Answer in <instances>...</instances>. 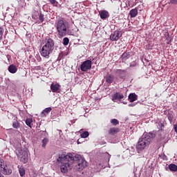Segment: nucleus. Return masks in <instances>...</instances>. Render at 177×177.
Segmentation results:
<instances>
[{
	"mask_svg": "<svg viewBox=\"0 0 177 177\" xmlns=\"http://www.w3.org/2000/svg\"><path fill=\"white\" fill-rule=\"evenodd\" d=\"M75 161H77L76 169L78 171L83 170L84 168L87 167V162L84 159H82L80 155H77L74 158L71 153L66 155L65 152H62V153L58 154V158L57 159V163L59 165L62 174H67L68 169L72 167V165Z\"/></svg>",
	"mask_w": 177,
	"mask_h": 177,
	"instance_id": "f257e3e1",
	"label": "nucleus"
},
{
	"mask_svg": "<svg viewBox=\"0 0 177 177\" xmlns=\"http://www.w3.org/2000/svg\"><path fill=\"white\" fill-rule=\"evenodd\" d=\"M55 41L53 39L46 38L42 40V48L40 50V55L46 59H49L50 55L53 53Z\"/></svg>",
	"mask_w": 177,
	"mask_h": 177,
	"instance_id": "f03ea898",
	"label": "nucleus"
},
{
	"mask_svg": "<svg viewBox=\"0 0 177 177\" xmlns=\"http://www.w3.org/2000/svg\"><path fill=\"white\" fill-rule=\"evenodd\" d=\"M155 137L156 135L152 133L142 134V137L138 141L137 149L138 151H143L150 145L151 140Z\"/></svg>",
	"mask_w": 177,
	"mask_h": 177,
	"instance_id": "7ed1b4c3",
	"label": "nucleus"
},
{
	"mask_svg": "<svg viewBox=\"0 0 177 177\" xmlns=\"http://www.w3.org/2000/svg\"><path fill=\"white\" fill-rule=\"evenodd\" d=\"M56 29L58 36L60 37H66L67 35L68 23L63 19L56 21Z\"/></svg>",
	"mask_w": 177,
	"mask_h": 177,
	"instance_id": "20e7f679",
	"label": "nucleus"
},
{
	"mask_svg": "<svg viewBox=\"0 0 177 177\" xmlns=\"http://www.w3.org/2000/svg\"><path fill=\"white\" fill-rule=\"evenodd\" d=\"M4 175H10L12 174V169H9L8 166L4 165L3 159L0 158V177H4L1 173Z\"/></svg>",
	"mask_w": 177,
	"mask_h": 177,
	"instance_id": "39448f33",
	"label": "nucleus"
},
{
	"mask_svg": "<svg viewBox=\"0 0 177 177\" xmlns=\"http://www.w3.org/2000/svg\"><path fill=\"white\" fill-rule=\"evenodd\" d=\"M122 36V32L120 30H116L110 35V39L112 41H117Z\"/></svg>",
	"mask_w": 177,
	"mask_h": 177,
	"instance_id": "423d86ee",
	"label": "nucleus"
},
{
	"mask_svg": "<svg viewBox=\"0 0 177 177\" xmlns=\"http://www.w3.org/2000/svg\"><path fill=\"white\" fill-rule=\"evenodd\" d=\"M91 68H92V61H91L90 59H86L81 64L80 70L82 72H86L88 70H90Z\"/></svg>",
	"mask_w": 177,
	"mask_h": 177,
	"instance_id": "0eeeda50",
	"label": "nucleus"
},
{
	"mask_svg": "<svg viewBox=\"0 0 177 177\" xmlns=\"http://www.w3.org/2000/svg\"><path fill=\"white\" fill-rule=\"evenodd\" d=\"M19 158L24 164H26L28 161V155L26 151H24L22 154L19 155Z\"/></svg>",
	"mask_w": 177,
	"mask_h": 177,
	"instance_id": "6e6552de",
	"label": "nucleus"
},
{
	"mask_svg": "<svg viewBox=\"0 0 177 177\" xmlns=\"http://www.w3.org/2000/svg\"><path fill=\"white\" fill-rule=\"evenodd\" d=\"M124 98V95L119 92H116L114 95H112V101L115 102L116 100H121Z\"/></svg>",
	"mask_w": 177,
	"mask_h": 177,
	"instance_id": "1a4fd4ad",
	"label": "nucleus"
},
{
	"mask_svg": "<svg viewBox=\"0 0 177 177\" xmlns=\"http://www.w3.org/2000/svg\"><path fill=\"white\" fill-rule=\"evenodd\" d=\"M50 89H51L53 93H58L60 89V85L59 84H52L50 85Z\"/></svg>",
	"mask_w": 177,
	"mask_h": 177,
	"instance_id": "9d476101",
	"label": "nucleus"
},
{
	"mask_svg": "<svg viewBox=\"0 0 177 177\" xmlns=\"http://www.w3.org/2000/svg\"><path fill=\"white\" fill-rule=\"evenodd\" d=\"M119 132H120V129H119V128H117V127H111L108 130V134L110 136H115V134H117Z\"/></svg>",
	"mask_w": 177,
	"mask_h": 177,
	"instance_id": "9b49d317",
	"label": "nucleus"
},
{
	"mask_svg": "<svg viewBox=\"0 0 177 177\" xmlns=\"http://www.w3.org/2000/svg\"><path fill=\"white\" fill-rule=\"evenodd\" d=\"M114 79H115L114 75L111 74H108L105 77L106 82L110 84L113 83Z\"/></svg>",
	"mask_w": 177,
	"mask_h": 177,
	"instance_id": "f8f14e48",
	"label": "nucleus"
},
{
	"mask_svg": "<svg viewBox=\"0 0 177 177\" xmlns=\"http://www.w3.org/2000/svg\"><path fill=\"white\" fill-rule=\"evenodd\" d=\"M131 53L129 52H124L122 55H121V62H126V61L129 59Z\"/></svg>",
	"mask_w": 177,
	"mask_h": 177,
	"instance_id": "ddd939ff",
	"label": "nucleus"
},
{
	"mask_svg": "<svg viewBox=\"0 0 177 177\" xmlns=\"http://www.w3.org/2000/svg\"><path fill=\"white\" fill-rule=\"evenodd\" d=\"M138 15V8L132 9L131 11H129V15L131 18H134V17H137Z\"/></svg>",
	"mask_w": 177,
	"mask_h": 177,
	"instance_id": "4468645a",
	"label": "nucleus"
},
{
	"mask_svg": "<svg viewBox=\"0 0 177 177\" xmlns=\"http://www.w3.org/2000/svg\"><path fill=\"white\" fill-rule=\"evenodd\" d=\"M100 17L102 19L106 20L107 18L109 17V13L106 10L101 11V12H100Z\"/></svg>",
	"mask_w": 177,
	"mask_h": 177,
	"instance_id": "2eb2a0df",
	"label": "nucleus"
},
{
	"mask_svg": "<svg viewBox=\"0 0 177 177\" xmlns=\"http://www.w3.org/2000/svg\"><path fill=\"white\" fill-rule=\"evenodd\" d=\"M138 96L136 95V93H131L129 95V101L131 102H133L134 101L138 100Z\"/></svg>",
	"mask_w": 177,
	"mask_h": 177,
	"instance_id": "dca6fc26",
	"label": "nucleus"
},
{
	"mask_svg": "<svg viewBox=\"0 0 177 177\" xmlns=\"http://www.w3.org/2000/svg\"><path fill=\"white\" fill-rule=\"evenodd\" d=\"M8 71L10 73H16L17 71V68L16 66H15L14 64H10L9 66H8Z\"/></svg>",
	"mask_w": 177,
	"mask_h": 177,
	"instance_id": "f3484780",
	"label": "nucleus"
},
{
	"mask_svg": "<svg viewBox=\"0 0 177 177\" xmlns=\"http://www.w3.org/2000/svg\"><path fill=\"white\" fill-rule=\"evenodd\" d=\"M45 21V16L43 14H40L38 19L35 20V24H42Z\"/></svg>",
	"mask_w": 177,
	"mask_h": 177,
	"instance_id": "a211bd4d",
	"label": "nucleus"
},
{
	"mask_svg": "<svg viewBox=\"0 0 177 177\" xmlns=\"http://www.w3.org/2000/svg\"><path fill=\"white\" fill-rule=\"evenodd\" d=\"M41 15V13L39 12L38 11H35L34 13L32 15V19L34 20H37L39 17Z\"/></svg>",
	"mask_w": 177,
	"mask_h": 177,
	"instance_id": "6ab92c4d",
	"label": "nucleus"
},
{
	"mask_svg": "<svg viewBox=\"0 0 177 177\" xmlns=\"http://www.w3.org/2000/svg\"><path fill=\"white\" fill-rule=\"evenodd\" d=\"M18 168H19V175H21V177L24 176L26 174V170L24 167H23V166H19Z\"/></svg>",
	"mask_w": 177,
	"mask_h": 177,
	"instance_id": "aec40b11",
	"label": "nucleus"
},
{
	"mask_svg": "<svg viewBox=\"0 0 177 177\" xmlns=\"http://www.w3.org/2000/svg\"><path fill=\"white\" fill-rule=\"evenodd\" d=\"M52 111L51 107H48L46 108L45 109H44V111H42V115H47L48 114L50 113V112Z\"/></svg>",
	"mask_w": 177,
	"mask_h": 177,
	"instance_id": "412c9836",
	"label": "nucleus"
},
{
	"mask_svg": "<svg viewBox=\"0 0 177 177\" xmlns=\"http://www.w3.org/2000/svg\"><path fill=\"white\" fill-rule=\"evenodd\" d=\"M169 169L170 171H177V165L174 164H171L169 166Z\"/></svg>",
	"mask_w": 177,
	"mask_h": 177,
	"instance_id": "4be33fe9",
	"label": "nucleus"
},
{
	"mask_svg": "<svg viewBox=\"0 0 177 177\" xmlns=\"http://www.w3.org/2000/svg\"><path fill=\"white\" fill-rule=\"evenodd\" d=\"M12 127L14 129H18L19 128H20V123H19L17 120H15L12 123Z\"/></svg>",
	"mask_w": 177,
	"mask_h": 177,
	"instance_id": "5701e85b",
	"label": "nucleus"
},
{
	"mask_svg": "<svg viewBox=\"0 0 177 177\" xmlns=\"http://www.w3.org/2000/svg\"><path fill=\"white\" fill-rule=\"evenodd\" d=\"M33 120L32 118H27L26 120V124L28 127L31 128V124H32Z\"/></svg>",
	"mask_w": 177,
	"mask_h": 177,
	"instance_id": "b1692460",
	"label": "nucleus"
},
{
	"mask_svg": "<svg viewBox=\"0 0 177 177\" xmlns=\"http://www.w3.org/2000/svg\"><path fill=\"white\" fill-rule=\"evenodd\" d=\"M48 142H49V139L47 138H44L42 140V147L45 148Z\"/></svg>",
	"mask_w": 177,
	"mask_h": 177,
	"instance_id": "393cba45",
	"label": "nucleus"
},
{
	"mask_svg": "<svg viewBox=\"0 0 177 177\" xmlns=\"http://www.w3.org/2000/svg\"><path fill=\"white\" fill-rule=\"evenodd\" d=\"M68 43H69V39L68 37L64 38V39L62 40V44H64V46H67L68 45Z\"/></svg>",
	"mask_w": 177,
	"mask_h": 177,
	"instance_id": "a878e982",
	"label": "nucleus"
},
{
	"mask_svg": "<svg viewBox=\"0 0 177 177\" xmlns=\"http://www.w3.org/2000/svg\"><path fill=\"white\" fill-rule=\"evenodd\" d=\"M111 123L113 125V126H117L119 124V121L116 119H112L111 120Z\"/></svg>",
	"mask_w": 177,
	"mask_h": 177,
	"instance_id": "bb28decb",
	"label": "nucleus"
},
{
	"mask_svg": "<svg viewBox=\"0 0 177 177\" xmlns=\"http://www.w3.org/2000/svg\"><path fill=\"white\" fill-rule=\"evenodd\" d=\"M89 136V133L88 131H84L81 134V137L82 138H88Z\"/></svg>",
	"mask_w": 177,
	"mask_h": 177,
	"instance_id": "cd10ccee",
	"label": "nucleus"
},
{
	"mask_svg": "<svg viewBox=\"0 0 177 177\" xmlns=\"http://www.w3.org/2000/svg\"><path fill=\"white\" fill-rule=\"evenodd\" d=\"M4 33V28L2 27H0V41L2 39V37L3 36Z\"/></svg>",
	"mask_w": 177,
	"mask_h": 177,
	"instance_id": "c85d7f7f",
	"label": "nucleus"
},
{
	"mask_svg": "<svg viewBox=\"0 0 177 177\" xmlns=\"http://www.w3.org/2000/svg\"><path fill=\"white\" fill-rule=\"evenodd\" d=\"M50 3H51L53 6H57L58 2L56 0H49Z\"/></svg>",
	"mask_w": 177,
	"mask_h": 177,
	"instance_id": "c756f323",
	"label": "nucleus"
},
{
	"mask_svg": "<svg viewBox=\"0 0 177 177\" xmlns=\"http://www.w3.org/2000/svg\"><path fill=\"white\" fill-rule=\"evenodd\" d=\"M166 35H167L166 40L167 41V44H169L170 41H171L169 37V33L167 32Z\"/></svg>",
	"mask_w": 177,
	"mask_h": 177,
	"instance_id": "7c9ffc66",
	"label": "nucleus"
},
{
	"mask_svg": "<svg viewBox=\"0 0 177 177\" xmlns=\"http://www.w3.org/2000/svg\"><path fill=\"white\" fill-rule=\"evenodd\" d=\"M136 66V62H133L129 64V66L131 67H135Z\"/></svg>",
	"mask_w": 177,
	"mask_h": 177,
	"instance_id": "2f4dec72",
	"label": "nucleus"
},
{
	"mask_svg": "<svg viewBox=\"0 0 177 177\" xmlns=\"http://www.w3.org/2000/svg\"><path fill=\"white\" fill-rule=\"evenodd\" d=\"M117 73L121 74L122 73H126V71L119 69L118 71H117Z\"/></svg>",
	"mask_w": 177,
	"mask_h": 177,
	"instance_id": "473e14b6",
	"label": "nucleus"
},
{
	"mask_svg": "<svg viewBox=\"0 0 177 177\" xmlns=\"http://www.w3.org/2000/svg\"><path fill=\"white\" fill-rule=\"evenodd\" d=\"M171 3L173 4H177V0H170Z\"/></svg>",
	"mask_w": 177,
	"mask_h": 177,
	"instance_id": "72a5a7b5",
	"label": "nucleus"
},
{
	"mask_svg": "<svg viewBox=\"0 0 177 177\" xmlns=\"http://www.w3.org/2000/svg\"><path fill=\"white\" fill-rule=\"evenodd\" d=\"M174 130H175V132L177 133V124L174 125Z\"/></svg>",
	"mask_w": 177,
	"mask_h": 177,
	"instance_id": "f704fd0d",
	"label": "nucleus"
},
{
	"mask_svg": "<svg viewBox=\"0 0 177 177\" xmlns=\"http://www.w3.org/2000/svg\"><path fill=\"white\" fill-rule=\"evenodd\" d=\"M129 107H133V106H135V104H129Z\"/></svg>",
	"mask_w": 177,
	"mask_h": 177,
	"instance_id": "c9c22d12",
	"label": "nucleus"
},
{
	"mask_svg": "<svg viewBox=\"0 0 177 177\" xmlns=\"http://www.w3.org/2000/svg\"><path fill=\"white\" fill-rule=\"evenodd\" d=\"M77 144H80V142H79V140H77Z\"/></svg>",
	"mask_w": 177,
	"mask_h": 177,
	"instance_id": "e433bc0d",
	"label": "nucleus"
}]
</instances>
